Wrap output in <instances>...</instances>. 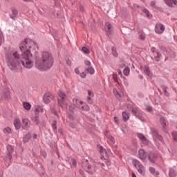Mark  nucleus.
I'll use <instances>...</instances> for the list:
<instances>
[{
  "mask_svg": "<svg viewBox=\"0 0 177 177\" xmlns=\"http://www.w3.org/2000/svg\"><path fill=\"white\" fill-rule=\"evenodd\" d=\"M85 70L87 71L88 74H91V75L95 74V68H93L92 66L86 67Z\"/></svg>",
  "mask_w": 177,
  "mask_h": 177,
  "instance_id": "24",
  "label": "nucleus"
},
{
  "mask_svg": "<svg viewBox=\"0 0 177 177\" xmlns=\"http://www.w3.org/2000/svg\"><path fill=\"white\" fill-rule=\"evenodd\" d=\"M68 118L72 121H75V122H78V119L75 118L74 115H73V113H68Z\"/></svg>",
  "mask_w": 177,
  "mask_h": 177,
  "instance_id": "33",
  "label": "nucleus"
},
{
  "mask_svg": "<svg viewBox=\"0 0 177 177\" xmlns=\"http://www.w3.org/2000/svg\"><path fill=\"white\" fill-rule=\"evenodd\" d=\"M169 176L175 177L176 176V171L174 169H170L169 171Z\"/></svg>",
  "mask_w": 177,
  "mask_h": 177,
  "instance_id": "28",
  "label": "nucleus"
},
{
  "mask_svg": "<svg viewBox=\"0 0 177 177\" xmlns=\"http://www.w3.org/2000/svg\"><path fill=\"white\" fill-rule=\"evenodd\" d=\"M88 97H93V96H95L93 93L90 90L88 91Z\"/></svg>",
  "mask_w": 177,
  "mask_h": 177,
  "instance_id": "51",
  "label": "nucleus"
},
{
  "mask_svg": "<svg viewBox=\"0 0 177 177\" xmlns=\"http://www.w3.org/2000/svg\"><path fill=\"white\" fill-rule=\"evenodd\" d=\"M53 99H55V96L50 93H46L43 96V100L46 104L50 103V100H53Z\"/></svg>",
  "mask_w": 177,
  "mask_h": 177,
  "instance_id": "9",
  "label": "nucleus"
},
{
  "mask_svg": "<svg viewBox=\"0 0 177 177\" xmlns=\"http://www.w3.org/2000/svg\"><path fill=\"white\" fill-rule=\"evenodd\" d=\"M87 172H88L91 174H93L95 171V169L93 171L91 170L92 169V166L89 165H87Z\"/></svg>",
  "mask_w": 177,
  "mask_h": 177,
  "instance_id": "40",
  "label": "nucleus"
},
{
  "mask_svg": "<svg viewBox=\"0 0 177 177\" xmlns=\"http://www.w3.org/2000/svg\"><path fill=\"white\" fill-rule=\"evenodd\" d=\"M58 104L60 107H67L66 104V93L64 92L60 91L58 93Z\"/></svg>",
  "mask_w": 177,
  "mask_h": 177,
  "instance_id": "5",
  "label": "nucleus"
},
{
  "mask_svg": "<svg viewBox=\"0 0 177 177\" xmlns=\"http://www.w3.org/2000/svg\"><path fill=\"white\" fill-rule=\"evenodd\" d=\"M107 139H109V140H110V142L112 143V145H114L115 143V139L114 138V137H113V136H106Z\"/></svg>",
  "mask_w": 177,
  "mask_h": 177,
  "instance_id": "30",
  "label": "nucleus"
},
{
  "mask_svg": "<svg viewBox=\"0 0 177 177\" xmlns=\"http://www.w3.org/2000/svg\"><path fill=\"white\" fill-rule=\"evenodd\" d=\"M92 97H87V102L89 103V104H92V103H93V100H92Z\"/></svg>",
  "mask_w": 177,
  "mask_h": 177,
  "instance_id": "48",
  "label": "nucleus"
},
{
  "mask_svg": "<svg viewBox=\"0 0 177 177\" xmlns=\"http://www.w3.org/2000/svg\"><path fill=\"white\" fill-rule=\"evenodd\" d=\"M165 3L167 5V6H170V8H172V5H177V1L176 0H164Z\"/></svg>",
  "mask_w": 177,
  "mask_h": 177,
  "instance_id": "21",
  "label": "nucleus"
},
{
  "mask_svg": "<svg viewBox=\"0 0 177 177\" xmlns=\"http://www.w3.org/2000/svg\"><path fill=\"white\" fill-rule=\"evenodd\" d=\"M151 52H152L153 53H154V52H156V48L152 47V48H151Z\"/></svg>",
  "mask_w": 177,
  "mask_h": 177,
  "instance_id": "60",
  "label": "nucleus"
},
{
  "mask_svg": "<svg viewBox=\"0 0 177 177\" xmlns=\"http://www.w3.org/2000/svg\"><path fill=\"white\" fill-rule=\"evenodd\" d=\"M156 55L155 56V60L156 62H160V57H161V53L156 52Z\"/></svg>",
  "mask_w": 177,
  "mask_h": 177,
  "instance_id": "41",
  "label": "nucleus"
},
{
  "mask_svg": "<svg viewBox=\"0 0 177 177\" xmlns=\"http://www.w3.org/2000/svg\"><path fill=\"white\" fill-rule=\"evenodd\" d=\"M31 125V123L30 122V120L27 118L22 119V128L25 129L26 131H28L30 129V127Z\"/></svg>",
  "mask_w": 177,
  "mask_h": 177,
  "instance_id": "10",
  "label": "nucleus"
},
{
  "mask_svg": "<svg viewBox=\"0 0 177 177\" xmlns=\"http://www.w3.org/2000/svg\"><path fill=\"white\" fill-rule=\"evenodd\" d=\"M172 136H173V139L174 140H175L176 142H177V132L176 131H174L171 133Z\"/></svg>",
  "mask_w": 177,
  "mask_h": 177,
  "instance_id": "46",
  "label": "nucleus"
},
{
  "mask_svg": "<svg viewBox=\"0 0 177 177\" xmlns=\"http://www.w3.org/2000/svg\"><path fill=\"white\" fill-rule=\"evenodd\" d=\"M161 88H162L165 96H169V93H168V91H167V86H161Z\"/></svg>",
  "mask_w": 177,
  "mask_h": 177,
  "instance_id": "38",
  "label": "nucleus"
},
{
  "mask_svg": "<svg viewBox=\"0 0 177 177\" xmlns=\"http://www.w3.org/2000/svg\"><path fill=\"white\" fill-rule=\"evenodd\" d=\"M132 114L135 115L136 117H138V115L139 114V111L138 110V108H133L131 109Z\"/></svg>",
  "mask_w": 177,
  "mask_h": 177,
  "instance_id": "34",
  "label": "nucleus"
},
{
  "mask_svg": "<svg viewBox=\"0 0 177 177\" xmlns=\"http://www.w3.org/2000/svg\"><path fill=\"white\" fill-rule=\"evenodd\" d=\"M24 109L25 110H30L31 109V104L30 102H24L23 103Z\"/></svg>",
  "mask_w": 177,
  "mask_h": 177,
  "instance_id": "26",
  "label": "nucleus"
},
{
  "mask_svg": "<svg viewBox=\"0 0 177 177\" xmlns=\"http://www.w3.org/2000/svg\"><path fill=\"white\" fill-rule=\"evenodd\" d=\"M5 41V37H3V35L0 34V46L3 44V41Z\"/></svg>",
  "mask_w": 177,
  "mask_h": 177,
  "instance_id": "45",
  "label": "nucleus"
},
{
  "mask_svg": "<svg viewBox=\"0 0 177 177\" xmlns=\"http://www.w3.org/2000/svg\"><path fill=\"white\" fill-rule=\"evenodd\" d=\"M149 172H150L152 175H153L154 176H158V175H160V172L156 171V169H155L154 167H150L149 168Z\"/></svg>",
  "mask_w": 177,
  "mask_h": 177,
  "instance_id": "22",
  "label": "nucleus"
},
{
  "mask_svg": "<svg viewBox=\"0 0 177 177\" xmlns=\"http://www.w3.org/2000/svg\"><path fill=\"white\" fill-rule=\"evenodd\" d=\"M44 111H45V110L44 109V107L41 106H38L36 107L35 113V114H38V113H44Z\"/></svg>",
  "mask_w": 177,
  "mask_h": 177,
  "instance_id": "25",
  "label": "nucleus"
},
{
  "mask_svg": "<svg viewBox=\"0 0 177 177\" xmlns=\"http://www.w3.org/2000/svg\"><path fill=\"white\" fill-rule=\"evenodd\" d=\"M75 73L76 74H78V73H80V69H78L77 68H75Z\"/></svg>",
  "mask_w": 177,
  "mask_h": 177,
  "instance_id": "59",
  "label": "nucleus"
},
{
  "mask_svg": "<svg viewBox=\"0 0 177 177\" xmlns=\"http://www.w3.org/2000/svg\"><path fill=\"white\" fill-rule=\"evenodd\" d=\"M53 55L48 51H44L41 53V59H37L35 62V67L40 71H46L50 70L53 66Z\"/></svg>",
  "mask_w": 177,
  "mask_h": 177,
  "instance_id": "2",
  "label": "nucleus"
},
{
  "mask_svg": "<svg viewBox=\"0 0 177 177\" xmlns=\"http://www.w3.org/2000/svg\"><path fill=\"white\" fill-rule=\"evenodd\" d=\"M73 105L80 110H83L84 111H89V106L84 104V102L78 99H73Z\"/></svg>",
  "mask_w": 177,
  "mask_h": 177,
  "instance_id": "4",
  "label": "nucleus"
},
{
  "mask_svg": "<svg viewBox=\"0 0 177 177\" xmlns=\"http://www.w3.org/2000/svg\"><path fill=\"white\" fill-rule=\"evenodd\" d=\"M132 177H136V174H135V173H132Z\"/></svg>",
  "mask_w": 177,
  "mask_h": 177,
  "instance_id": "64",
  "label": "nucleus"
},
{
  "mask_svg": "<svg viewBox=\"0 0 177 177\" xmlns=\"http://www.w3.org/2000/svg\"><path fill=\"white\" fill-rule=\"evenodd\" d=\"M12 13L10 15V17L12 19V20H16V17H17V15H19V12L16 8H11Z\"/></svg>",
  "mask_w": 177,
  "mask_h": 177,
  "instance_id": "14",
  "label": "nucleus"
},
{
  "mask_svg": "<svg viewBox=\"0 0 177 177\" xmlns=\"http://www.w3.org/2000/svg\"><path fill=\"white\" fill-rule=\"evenodd\" d=\"M4 160L6 162V165L7 167H9L10 165V162L12 161V154L8 153L6 158H4Z\"/></svg>",
  "mask_w": 177,
  "mask_h": 177,
  "instance_id": "17",
  "label": "nucleus"
},
{
  "mask_svg": "<svg viewBox=\"0 0 177 177\" xmlns=\"http://www.w3.org/2000/svg\"><path fill=\"white\" fill-rule=\"evenodd\" d=\"M4 60L10 70H16L20 66V54L16 50L6 52Z\"/></svg>",
  "mask_w": 177,
  "mask_h": 177,
  "instance_id": "3",
  "label": "nucleus"
},
{
  "mask_svg": "<svg viewBox=\"0 0 177 177\" xmlns=\"http://www.w3.org/2000/svg\"><path fill=\"white\" fill-rule=\"evenodd\" d=\"M111 50L113 56H114V57H118V53H117V49H115V47H112Z\"/></svg>",
  "mask_w": 177,
  "mask_h": 177,
  "instance_id": "32",
  "label": "nucleus"
},
{
  "mask_svg": "<svg viewBox=\"0 0 177 177\" xmlns=\"http://www.w3.org/2000/svg\"><path fill=\"white\" fill-rule=\"evenodd\" d=\"M146 110L147 111H153V106H147V107H146Z\"/></svg>",
  "mask_w": 177,
  "mask_h": 177,
  "instance_id": "52",
  "label": "nucleus"
},
{
  "mask_svg": "<svg viewBox=\"0 0 177 177\" xmlns=\"http://www.w3.org/2000/svg\"><path fill=\"white\" fill-rule=\"evenodd\" d=\"M98 149L102 156L101 160H106V156H107V152L106 151V149H104L103 147L102 146H98Z\"/></svg>",
  "mask_w": 177,
  "mask_h": 177,
  "instance_id": "13",
  "label": "nucleus"
},
{
  "mask_svg": "<svg viewBox=\"0 0 177 177\" xmlns=\"http://www.w3.org/2000/svg\"><path fill=\"white\" fill-rule=\"evenodd\" d=\"M30 138H31V136L30 134H26V136H24V142L27 143V142H28V140H30Z\"/></svg>",
  "mask_w": 177,
  "mask_h": 177,
  "instance_id": "35",
  "label": "nucleus"
},
{
  "mask_svg": "<svg viewBox=\"0 0 177 177\" xmlns=\"http://www.w3.org/2000/svg\"><path fill=\"white\" fill-rule=\"evenodd\" d=\"M104 29L107 35H111V32H113V25L111 24L106 22Z\"/></svg>",
  "mask_w": 177,
  "mask_h": 177,
  "instance_id": "11",
  "label": "nucleus"
},
{
  "mask_svg": "<svg viewBox=\"0 0 177 177\" xmlns=\"http://www.w3.org/2000/svg\"><path fill=\"white\" fill-rule=\"evenodd\" d=\"M160 122L162 127V129L165 133H167V135L169 136V133L168 132V130L167 129V120H165V118H160Z\"/></svg>",
  "mask_w": 177,
  "mask_h": 177,
  "instance_id": "12",
  "label": "nucleus"
},
{
  "mask_svg": "<svg viewBox=\"0 0 177 177\" xmlns=\"http://www.w3.org/2000/svg\"><path fill=\"white\" fill-rule=\"evenodd\" d=\"M19 49L22 52L21 64L25 68L29 70L32 68L34 62L31 59L32 57L31 52H33L35 55H38V44L30 39H26L19 44Z\"/></svg>",
  "mask_w": 177,
  "mask_h": 177,
  "instance_id": "1",
  "label": "nucleus"
},
{
  "mask_svg": "<svg viewBox=\"0 0 177 177\" xmlns=\"http://www.w3.org/2000/svg\"><path fill=\"white\" fill-rule=\"evenodd\" d=\"M100 164L102 165L103 169H104V167H105L104 163H100Z\"/></svg>",
  "mask_w": 177,
  "mask_h": 177,
  "instance_id": "62",
  "label": "nucleus"
},
{
  "mask_svg": "<svg viewBox=\"0 0 177 177\" xmlns=\"http://www.w3.org/2000/svg\"><path fill=\"white\" fill-rule=\"evenodd\" d=\"M129 73H130L129 67H125L123 70L124 75H126V77H128V75H129Z\"/></svg>",
  "mask_w": 177,
  "mask_h": 177,
  "instance_id": "29",
  "label": "nucleus"
},
{
  "mask_svg": "<svg viewBox=\"0 0 177 177\" xmlns=\"http://www.w3.org/2000/svg\"><path fill=\"white\" fill-rule=\"evenodd\" d=\"M139 157L141 160L145 161L146 160V157L147 156V154H146V151L145 149H140L138 151Z\"/></svg>",
  "mask_w": 177,
  "mask_h": 177,
  "instance_id": "16",
  "label": "nucleus"
},
{
  "mask_svg": "<svg viewBox=\"0 0 177 177\" xmlns=\"http://www.w3.org/2000/svg\"><path fill=\"white\" fill-rule=\"evenodd\" d=\"M14 127L17 129H20L21 127V122H20V119L17 118L14 120Z\"/></svg>",
  "mask_w": 177,
  "mask_h": 177,
  "instance_id": "20",
  "label": "nucleus"
},
{
  "mask_svg": "<svg viewBox=\"0 0 177 177\" xmlns=\"http://www.w3.org/2000/svg\"><path fill=\"white\" fill-rule=\"evenodd\" d=\"M144 73L147 75L148 77L150 76V68L147 66H144Z\"/></svg>",
  "mask_w": 177,
  "mask_h": 177,
  "instance_id": "27",
  "label": "nucleus"
},
{
  "mask_svg": "<svg viewBox=\"0 0 177 177\" xmlns=\"http://www.w3.org/2000/svg\"><path fill=\"white\" fill-rule=\"evenodd\" d=\"M156 158H157V153L154 152H151L149 154V160L151 162H154L156 161Z\"/></svg>",
  "mask_w": 177,
  "mask_h": 177,
  "instance_id": "18",
  "label": "nucleus"
},
{
  "mask_svg": "<svg viewBox=\"0 0 177 177\" xmlns=\"http://www.w3.org/2000/svg\"><path fill=\"white\" fill-rule=\"evenodd\" d=\"M82 52H84V53H85L86 55H89V53H91V51H90L89 49H88V48H86V47H82Z\"/></svg>",
  "mask_w": 177,
  "mask_h": 177,
  "instance_id": "36",
  "label": "nucleus"
},
{
  "mask_svg": "<svg viewBox=\"0 0 177 177\" xmlns=\"http://www.w3.org/2000/svg\"><path fill=\"white\" fill-rule=\"evenodd\" d=\"M85 66L86 67H91L92 66V63H91V61L89 60H85L84 61Z\"/></svg>",
  "mask_w": 177,
  "mask_h": 177,
  "instance_id": "44",
  "label": "nucleus"
},
{
  "mask_svg": "<svg viewBox=\"0 0 177 177\" xmlns=\"http://www.w3.org/2000/svg\"><path fill=\"white\" fill-rule=\"evenodd\" d=\"M136 117H138V118H139L140 120L142 122H145V118H143V116H142V115L138 113Z\"/></svg>",
  "mask_w": 177,
  "mask_h": 177,
  "instance_id": "50",
  "label": "nucleus"
},
{
  "mask_svg": "<svg viewBox=\"0 0 177 177\" xmlns=\"http://www.w3.org/2000/svg\"><path fill=\"white\" fill-rule=\"evenodd\" d=\"M114 120V122H115L117 124H118V118H117L116 116H115L113 118Z\"/></svg>",
  "mask_w": 177,
  "mask_h": 177,
  "instance_id": "58",
  "label": "nucleus"
},
{
  "mask_svg": "<svg viewBox=\"0 0 177 177\" xmlns=\"http://www.w3.org/2000/svg\"><path fill=\"white\" fill-rule=\"evenodd\" d=\"M7 150L8 151V154H12V153H13V147H12V145H8Z\"/></svg>",
  "mask_w": 177,
  "mask_h": 177,
  "instance_id": "37",
  "label": "nucleus"
},
{
  "mask_svg": "<svg viewBox=\"0 0 177 177\" xmlns=\"http://www.w3.org/2000/svg\"><path fill=\"white\" fill-rule=\"evenodd\" d=\"M133 165L136 168L138 172L141 175L145 172V166L139 162V160L134 159L133 160Z\"/></svg>",
  "mask_w": 177,
  "mask_h": 177,
  "instance_id": "6",
  "label": "nucleus"
},
{
  "mask_svg": "<svg viewBox=\"0 0 177 177\" xmlns=\"http://www.w3.org/2000/svg\"><path fill=\"white\" fill-rule=\"evenodd\" d=\"M165 30V26L162 25V24L158 22L155 26V32L156 34H162L164 30Z\"/></svg>",
  "mask_w": 177,
  "mask_h": 177,
  "instance_id": "8",
  "label": "nucleus"
},
{
  "mask_svg": "<svg viewBox=\"0 0 177 177\" xmlns=\"http://www.w3.org/2000/svg\"><path fill=\"white\" fill-rule=\"evenodd\" d=\"M56 125H57L56 121H54L53 124H52V125H51V127H52L53 129H54V131H56V129H57V127Z\"/></svg>",
  "mask_w": 177,
  "mask_h": 177,
  "instance_id": "49",
  "label": "nucleus"
},
{
  "mask_svg": "<svg viewBox=\"0 0 177 177\" xmlns=\"http://www.w3.org/2000/svg\"><path fill=\"white\" fill-rule=\"evenodd\" d=\"M151 135L154 139V140H160L162 143H164V139L161 135L158 134V131L156 129H151Z\"/></svg>",
  "mask_w": 177,
  "mask_h": 177,
  "instance_id": "7",
  "label": "nucleus"
},
{
  "mask_svg": "<svg viewBox=\"0 0 177 177\" xmlns=\"http://www.w3.org/2000/svg\"><path fill=\"white\" fill-rule=\"evenodd\" d=\"M80 77L81 78H85L86 77V73H85L84 72L81 73Z\"/></svg>",
  "mask_w": 177,
  "mask_h": 177,
  "instance_id": "55",
  "label": "nucleus"
},
{
  "mask_svg": "<svg viewBox=\"0 0 177 177\" xmlns=\"http://www.w3.org/2000/svg\"><path fill=\"white\" fill-rule=\"evenodd\" d=\"M132 109H133V106L131 104H127V110L132 111Z\"/></svg>",
  "mask_w": 177,
  "mask_h": 177,
  "instance_id": "54",
  "label": "nucleus"
},
{
  "mask_svg": "<svg viewBox=\"0 0 177 177\" xmlns=\"http://www.w3.org/2000/svg\"><path fill=\"white\" fill-rule=\"evenodd\" d=\"M71 167H77V160H75V159H72V165H71Z\"/></svg>",
  "mask_w": 177,
  "mask_h": 177,
  "instance_id": "47",
  "label": "nucleus"
},
{
  "mask_svg": "<svg viewBox=\"0 0 177 177\" xmlns=\"http://www.w3.org/2000/svg\"><path fill=\"white\" fill-rule=\"evenodd\" d=\"M139 39H141V41H145L146 39V34L142 32L139 35Z\"/></svg>",
  "mask_w": 177,
  "mask_h": 177,
  "instance_id": "39",
  "label": "nucleus"
},
{
  "mask_svg": "<svg viewBox=\"0 0 177 177\" xmlns=\"http://www.w3.org/2000/svg\"><path fill=\"white\" fill-rule=\"evenodd\" d=\"M113 93L116 97H121V95H120V92L116 90V88H113Z\"/></svg>",
  "mask_w": 177,
  "mask_h": 177,
  "instance_id": "42",
  "label": "nucleus"
},
{
  "mask_svg": "<svg viewBox=\"0 0 177 177\" xmlns=\"http://www.w3.org/2000/svg\"><path fill=\"white\" fill-rule=\"evenodd\" d=\"M3 133H6V135H8L9 133H12V129L10 127H7L3 129Z\"/></svg>",
  "mask_w": 177,
  "mask_h": 177,
  "instance_id": "31",
  "label": "nucleus"
},
{
  "mask_svg": "<svg viewBox=\"0 0 177 177\" xmlns=\"http://www.w3.org/2000/svg\"><path fill=\"white\" fill-rule=\"evenodd\" d=\"M70 127L71 128H75V124H73V123H71L70 124Z\"/></svg>",
  "mask_w": 177,
  "mask_h": 177,
  "instance_id": "61",
  "label": "nucleus"
},
{
  "mask_svg": "<svg viewBox=\"0 0 177 177\" xmlns=\"http://www.w3.org/2000/svg\"><path fill=\"white\" fill-rule=\"evenodd\" d=\"M122 120L123 121H124V122L128 121V120L131 118V113H129V112L127 111H123L122 113Z\"/></svg>",
  "mask_w": 177,
  "mask_h": 177,
  "instance_id": "15",
  "label": "nucleus"
},
{
  "mask_svg": "<svg viewBox=\"0 0 177 177\" xmlns=\"http://www.w3.org/2000/svg\"><path fill=\"white\" fill-rule=\"evenodd\" d=\"M37 134H34L32 136L33 139H37Z\"/></svg>",
  "mask_w": 177,
  "mask_h": 177,
  "instance_id": "63",
  "label": "nucleus"
},
{
  "mask_svg": "<svg viewBox=\"0 0 177 177\" xmlns=\"http://www.w3.org/2000/svg\"><path fill=\"white\" fill-rule=\"evenodd\" d=\"M137 136H138V138H139L144 142L145 145H147L148 143L147 139H146V137L143 136V134L138 133Z\"/></svg>",
  "mask_w": 177,
  "mask_h": 177,
  "instance_id": "23",
  "label": "nucleus"
},
{
  "mask_svg": "<svg viewBox=\"0 0 177 177\" xmlns=\"http://www.w3.org/2000/svg\"><path fill=\"white\" fill-rule=\"evenodd\" d=\"M10 95V93L9 91H6V93L5 94V97H6V99H8V97H9Z\"/></svg>",
  "mask_w": 177,
  "mask_h": 177,
  "instance_id": "57",
  "label": "nucleus"
},
{
  "mask_svg": "<svg viewBox=\"0 0 177 177\" xmlns=\"http://www.w3.org/2000/svg\"><path fill=\"white\" fill-rule=\"evenodd\" d=\"M142 12H143V13H145V15H147V17H150V12H149V10L147 9L143 8Z\"/></svg>",
  "mask_w": 177,
  "mask_h": 177,
  "instance_id": "43",
  "label": "nucleus"
},
{
  "mask_svg": "<svg viewBox=\"0 0 177 177\" xmlns=\"http://www.w3.org/2000/svg\"><path fill=\"white\" fill-rule=\"evenodd\" d=\"M68 109L69 110V111L73 113V111H74V106H73V105H69V106L68 107Z\"/></svg>",
  "mask_w": 177,
  "mask_h": 177,
  "instance_id": "53",
  "label": "nucleus"
},
{
  "mask_svg": "<svg viewBox=\"0 0 177 177\" xmlns=\"http://www.w3.org/2000/svg\"><path fill=\"white\" fill-rule=\"evenodd\" d=\"M150 6H151L152 8H155V7H156V2H154V1H151Z\"/></svg>",
  "mask_w": 177,
  "mask_h": 177,
  "instance_id": "56",
  "label": "nucleus"
},
{
  "mask_svg": "<svg viewBox=\"0 0 177 177\" xmlns=\"http://www.w3.org/2000/svg\"><path fill=\"white\" fill-rule=\"evenodd\" d=\"M31 120L32 122L35 124V125H38L40 122L39 121V116H38V114L36 113L35 115H33L31 117Z\"/></svg>",
  "mask_w": 177,
  "mask_h": 177,
  "instance_id": "19",
  "label": "nucleus"
}]
</instances>
